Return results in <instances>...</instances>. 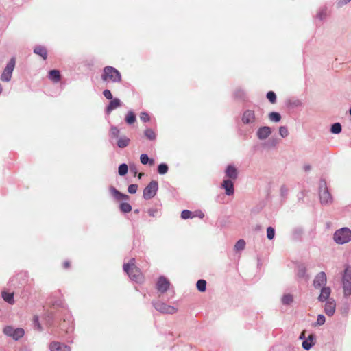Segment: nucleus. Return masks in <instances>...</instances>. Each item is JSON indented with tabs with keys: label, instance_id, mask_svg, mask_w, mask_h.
<instances>
[{
	"label": "nucleus",
	"instance_id": "obj_5",
	"mask_svg": "<svg viewBox=\"0 0 351 351\" xmlns=\"http://www.w3.org/2000/svg\"><path fill=\"white\" fill-rule=\"evenodd\" d=\"M319 194L320 198V202L322 204H328L332 202V199L330 194L327 186L326 182L324 180H321L319 183Z\"/></svg>",
	"mask_w": 351,
	"mask_h": 351
},
{
	"label": "nucleus",
	"instance_id": "obj_46",
	"mask_svg": "<svg viewBox=\"0 0 351 351\" xmlns=\"http://www.w3.org/2000/svg\"><path fill=\"white\" fill-rule=\"evenodd\" d=\"M103 95L107 99H112V95L110 90L106 89L103 91Z\"/></svg>",
	"mask_w": 351,
	"mask_h": 351
},
{
	"label": "nucleus",
	"instance_id": "obj_39",
	"mask_svg": "<svg viewBox=\"0 0 351 351\" xmlns=\"http://www.w3.org/2000/svg\"><path fill=\"white\" fill-rule=\"evenodd\" d=\"M279 134L282 138H286L289 135V131L286 126H280L279 128Z\"/></svg>",
	"mask_w": 351,
	"mask_h": 351
},
{
	"label": "nucleus",
	"instance_id": "obj_45",
	"mask_svg": "<svg viewBox=\"0 0 351 351\" xmlns=\"http://www.w3.org/2000/svg\"><path fill=\"white\" fill-rule=\"evenodd\" d=\"M140 119L142 121H143L145 123L148 122L150 120V117H149V114L145 112H143L141 113Z\"/></svg>",
	"mask_w": 351,
	"mask_h": 351
},
{
	"label": "nucleus",
	"instance_id": "obj_15",
	"mask_svg": "<svg viewBox=\"0 0 351 351\" xmlns=\"http://www.w3.org/2000/svg\"><path fill=\"white\" fill-rule=\"evenodd\" d=\"M221 188L225 190V193L228 196H231L234 193L233 182L229 179L223 180L221 184Z\"/></svg>",
	"mask_w": 351,
	"mask_h": 351
},
{
	"label": "nucleus",
	"instance_id": "obj_56",
	"mask_svg": "<svg viewBox=\"0 0 351 351\" xmlns=\"http://www.w3.org/2000/svg\"><path fill=\"white\" fill-rule=\"evenodd\" d=\"M2 91H3V88H2L1 84H0V95L1 94Z\"/></svg>",
	"mask_w": 351,
	"mask_h": 351
},
{
	"label": "nucleus",
	"instance_id": "obj_37",
	"mask_svg": "<svg viewBox=\"0 0 351 351\" xmlns=\"http://www.w3.org/2000/svg\"><path fill=\"white\" fill-rule=\"evenodd\" d=\"M128 171V167L126 164L123 163L119 165L118 169V173L121 176H125Z\"/></svg>",
	"mask_w": 351,
	"mask_h": 351
},
{
	"label": "nucleus",
	"instance_id": "obj_2",
	"mask_svg": "<svg viewBox=\"0 0 351 351\" xmlns=\"http://www.w3.org/2000/svg\"><path fill=\"white\" fill-rule=\"evenodd\" d=\"M101 80L106 82L119 83L121 82V75L117 69L107 66L104 68Z\"/></svg>",
	"mask_w": 351,
	"mask_h": 351
},
{
	"label": "nucleus",
	"instance_id": "obj_54",
	"mask_svg": "<svg viewBox=\"0 0 351 351\" xmlns=\"http://www.w3.org/2000/svg\"><path fill=\"white\" fill-rule=\"evenodd\" d=\"M69 265H70V263H69V261H65V262L64 263V267L65 268H69Z\"/></svg>",
	"mask_w": 351,
	"mask_h": 351
},
{
	"label": "nucleus",
	"instance_id": "obj_51",
	"mask_svg": "<svg viewBox=\"0 0 351 351\" xmlns=\"http://www.w3.org/2000/svg\"><path fill=\"white\" fill-rule=\"evenodd\" d=\"M130 170L131 172H132L134 175L136 174L137 171H138V169H137V167L136 166H130Z\"/></svg>",
	"mask_w": 351,
	"mask_h": 351
},
{
	"label": "nucleus",
	"instance_id": "obj_4",
	"mask_svg": "<svg viewBox=\"0 0 351 351\" xmlns=\"http://www.w3.org/2000/svg\"><path fill=\"white\" fill-rule=\"evenodd\" d=\"M258 121L259 117L256 115L254 110L246 109L243 111L241 116V122L244 125H247L251 128H254Z\"/></svg>",
	"mask_w": 351,
	"mask_h": 351
},
{
	"label": "nucleus",
	"instance_id": "obj_41",
	"mask_svg": "<svg viewBox=\"0 0 351 351\" xmlns=\"http://www.w3.org/2000/svg\"><path fill=\"white\" fill-rule=\"evenodd\" d=\"M267 98L271 104H274L276 101V95L273 91H269L267 93Z\"/></svg>",
	"mask_w": 351,
	"mask_h": 351
},
{
	"label": "nucleus",
	"instance_id": "obj_7",
	"mask_svg": "<svg viewBox=\"0 0 351 351\" xmlns=\"http://www.w3.org/2000/svg\"><path fill=\"white\" fill-rule=\"evenodd\" d=\"M15 64L16 59L15 58H12L6 64L5 69H3L1 75L0 80L2 82H9L11 80L12 73L15 67Z\"/></svg>",
	"mask_w": 351,
	"mask_h": 351
},
{
	"label": "nucleus",
	"instance_id": "obj_30",
	"mask_svg": "<svg viewBox=\"0 0 351 351\" xmlns=\"http://www.w3.org/2000/svg\"><path fill=\"white\" fill-rule=\"evenodd\" d=\"M144 134H145V137L150 141L155 140L156 137V135L154 131L150 128L146 129L144 132Z\"/></svg>",
	"mask_w": 351,
	"mask_h": 351
},
{
	"label": "nucleus",
	"instance_id": "obj_31",
	"mask_svg": "<svg viewBox=\"0 0 351 351\" xmlns=\"http://www.w3.org/2000/svg\"><path fill=\"white\" fill-rule=\"evenodd\" d=\"M119 208L123 213H128L132 210V206L130 204L126 202H122L120 204Z\"/></svg>",
	"mask_w": 351,
	"mask_h": 351
},
{
	"label": "nucleus",
	"instance_id": "obj_29",
	"mask_svg": "<svg viewBox=\"0 0 351 351\" xmlns=\"http://www.w3.org/2000/svg\"><path fill=\"white\" fill-rule=\"evenodd\" d=\"M269 119L275 123H278L281 120V115L276 112H271L268 115Z\"/></svg>",
	"mask_w": 351,
	"mask_h": 351
},
{
	"label": "nucleus",
	"instance_id": "obj_11",
	"mask_svg": "<svg viewBox=\"0 0 351 351\" xmlns=\"http://www.w3.org/2000/svg\"><path fill=\"white\" fill-rule=\"evenodd\" d=\"M326 282L327 278L325 272L321 271L315 276L313 285L315 289H319L325 287Z\"/></svg>",
	"mask_w": 351,
	"mask_h": 351
},
{
	"label": "nucleus",
	"instance_id": "obj_28",
	"mask_svg": "<svg viewBox=\"0 0 351 351\" xmlns=\"http://www.w3.org/2000/svg\"><path fill=\"white\" fill-rule=\"evenodd\" d=\"M125 121L128 124H133L136 121V117L134 112L129 111L125 116Z\"/></svg>",
	"mask_w": 351,
	"mask_h": 351
},
{
	"label": "nucleus",
	"instance_id": "obj_40",
	"mask_svg": "<svg viewBox=\"0 0 351 351\" xmlns=\"http://www.w3.org/2000/svg\"><path fill=\"white\" fill-rule=\"evenodd\" d=\"M275 237V230L272 227L267 228V237L269 240H272Z\"/></svg>",
	"mask_w": 351,
	"mask_h": 351
},
{
	"label": "nucleus",
	"instance_id": "obj_34",
	"mask_svg": "<svg viewBox=\"0 0 351 351\" xmlns=\"http://www.w3.org/2000/svg\"><path fill=\"white\" fill-rule=\"evenodd\" d=\"M245 241L243 239H239L234 245L235 251L243 250L245 247Z\"/></svg>",
	"mask_w": 351,
	"mask_h": 351
},
{
	"label": "nucleus",
	"instance_id": "obj_18",
	"mask_svg": "<svg viewBox=\"0 0 351 351\" xmlns=\"http://www.w3.org/2000/svg\"><path fill=\"white\" fill-rule=\"evenodd\" d=\"M121 106V101L119 99H118V98L112 99L110 102L109 103L108 106L106 108V114H110V112L113 110L120 107Z\"/></svg>",
	"mask_w": 351,
	"mask_h": 351
},
{
	"label": "nucleus",
	"instance_id": "obj_44",
	"mask_svg": "<svg viewBox=\"0 0 351 351\" xmlns=\"http://www.w3.org/2000/svg\"><path fill=\"white\" fill-rule=\"evenodd\" d=\"M326 322V318L323 315H318L317 322L315 323L316 326H322Z\"/></svg>",
	"mask_w": 351,
	"mask_h": 351
},
{
	"label": "nucleus",
	"instance_id": "obj_36",
	"mask_svg": "<svg viewBox=\"0 0 351 351\" xmlns=\"http://www.w3.org/2000/svg\"><path fill=\"white\" fill-rule=\"evenodd\" d=\"M169 167L165 163H161L158 166V173L164 175L167 173Z\"/></svg>",
	"mask_w": 351,
	"mask_h": 351
},
{
	"label": "nucleus",
	"instance_id": "obj_58",
	"mask_svg": "<svg viewBox=\"0 0 351 351\" xmlns=\"http://www.w3.org/2000/svg\"><path fill=\"white\" fill-rule=\"evenodd\" d=\"M300 339H302L304 338V335H301L300 337Z\"/></svg>",
	"mask_w": 351,
	"mask_h": 351
},
{
	"label": "nucleus",
	"instance_id": "obj_23",
	"mask_svg": "<svg viewBox=\"0 0 351 351\" xmlns=\"http://www.w3.org/2000/svg\"><path fill=\"white\" fill-rule=\"evenodd\" d=\"M328 14V10L326 6L321 8L317 13V18L320 21L324 20Z\"/></svg>",
	"mask_w": 351,
	"mask_h": 351
},
{
	"label": "nucleus",
	"instance_id": "obj_8",
	"mask_svg": "<svg viewBox=\"0 0 351 351\" xmlns=\"http://www.w3.org/2000/svg\"><path fill=\"white\" fill-rule=\"evenodd\" d=\"M3 332L5 335L12 338L14 340L17 341L23 337L25 332L21 328H14L12 326H6L3 329Z\"/></svg>",
	"mask_w": 351,
	"mask_h": 351
},
{
	"label": "nucleus",
	"instance_id": "obj_52",
	"mask_svg": "<svg viewBox=\"0 0 351 351\" xmlns=\"http://www.w3.org/2000/svg\"><path fill=\"white\" fill-rule=\"evenodd\" d=\"M67 333L71 332L73 330V326L71 324L67 328L65 329Z\"/></svg>",
	"mask_w": 351,
	"mask_h": 351
},
{
	"label": "nucleus",
	"instance_id": "obj_53",
	"mask_svg": "<svg viewBox=\"0 0 351 351\" xmlns=\"http://www.w3.org/2000/svg\"><path fill=\"white\" fill-rule=\"evenodd\" d=\"M305 274V269H301L300 271H299V273H298V275L300 277H303Z\"/></svg>",
	"mask_w": 351,
	"mask_h": 351
},
{
	"label": "nucleus",
	"instance_id": "obj_35",
	"mask_svg": "<svg viewBox=\"0 0 351 351\" xmlns=\"http://www.w3.org/2000/svg\"><path fill=\"white\" fill-rule=\"evenodd\" d=\"M197 289L201 291L204 292L206 289V282L204 280H199L196 283Z\"/></svg>",
	"mask_w": 351,
	"mask_h": 351
},
{
	"label": "nucleus",
	"instance_id": "obj_57",
	"mask_svg": "<svg viewBox=\"0 0 351 351\" xmlns=\"http://www.w3.org/2000/svg\"><path fill=\"white\" fill-rule=\"evenodd\" d=\"M143 176V173H140L138 174V178H141Z\"/></svg>",
	"mask_w": 351,
	"mask_h": 351
},
{
	"label": "nucleus",
	"instance_id": "obj_20",
	"mask_svg": "<svg viewBox=\"0 0 351 351\" xmlns=\"http://www.w3.org/2000/svg\"><path fill=\"white\" fill-rule=\"evenodd\" d=\"M110 192L111 195L117 199V200H128L129 199V196L126 194H123L119 192L117 189H116L113 186H110Z\"/></svg>",
	"mask_w": 351,
	"mask_h": 351
},
{
	"label": "nucleus",
	"instance_id": "obj_26",
	"mask_svg": "<svg viewBox=\"0 0 351 351\" xmlns=\"http://www.w3.org/2000/svg\"><path fill=\"white\" fill-rule=\"evenodd\" d=\"M130 138L126 136H121L117 141V146L119 148H124L127 147L130 143Z\"/></svg>",
	"mask_w": 351,
	"mask_h": 351
},
{
	"label": "nucleus",
	"instance_id": "obj_47",
	"mask_svg": "<svg viewBox=\"0 0 351 351\" xmlns=\"http://www.w3.org/2000/svg\"><path fill=\"white\" fill-rule=\"evenodd\" d=\"M34 325L37 328L38 330H42V327H41L40 324L39 323L38 317V316H34Z\"/></svg>",
	"mask_w": 351,
	"mask_h": 351
},
{
	"label": "nucleus",
	"instance_id": "obj_25",
	"mask_svg": "<svg viewBox=\"0 0 351 351\" xmlns=\"http://www.w3.org/2000/svg\"><path fill=\"white\" fill-rule=\"evenodd\" d=\"M293 302V296L290 293H286L282 295L281 302L283 305H290Z\"/></svg>",
	"mask_w": 351,
	"mask_h": 351
},
{
	"label": "nucleus",
	"instance_id": "obj_43",
	"mask_svg": "<svg viewBox=\"0 0 351 351\" xmlns=\"http://www.w3.org/2000/svg\"><path fill=\"white\" fill-rule=\"evenodd\" d=\"M138 189V185L136 184H130L128 187V191L130 194H134L136 193Z\"/></svg>",
	"mask_w": 351,
	"mask_h": 351
},
{
	"label": "nucleus",
	"instance_id": "obj_27",
	"mask_svg": "<svg viewBox=\"0 0 351 351\" xmlns=\"http://www.w3.org/2000/svg\"><path fill=\"white\" fill-rule=\"evenodd\" d=\"M2 298H3V300L5 302H7L8 303H9L10 304H13L14 303L13 293H8V292L3 291L2 293Z\"/></svg>",
	"mask_w": 351,
	"mask_h": 351
},
{
	"label": "nucleus",
	"instance_id": "obj_14",
	"mask_svg": "<svg viewBox=\"0 0 351 351\" xmlns=\"http://www.w3.org/2000/svg\"><path fill=\"white\" fill-rule=\"evenodd\" d=\"M336 310V302L334 299L330 298L326 301L324 312L328 316H332Z\"/></svg>",
	"mask_w": 351,
	"mask_h": 351
},
{
	"label": "nucleus",
	"instance_id": "obj_38",
	"mask_svg": "<svg viewBox=\"0 0 351 351\" xmlns=\"http://www.w3.org/2000/svg\"><path fill=\"white\" fill-rule=\"evenodd\" d=\"M194 217H195V215H193V213L190 210H184L181 213V217L183 219H190V218H193Z\"/></svg>",
	"mask_w": 351,
	"mask_h": 351
},
{
	"label": "nucleus",
	"instance_id": "obj_32",
	"mask_svg": "<svg viewBox=\"0 0 351 351\" xmlns=\"http://www.w3.org/2000/svg\"><path fill=\"white\" fill-rule=\"evenodd\" d=\"M342 130L341 125L339 123H335L331 125L330 132L332 134H339Z\"/></svg>",
	"mask_w": 351,
	"mask_h": 351
},
{
	"label": "nucleus",
	"instance_id": "obj_1",
	"mask_svg": "<svg viewBox=\"0 0 351 351\" xmlns=\"http://www.w3.org/2000/svg\"><path fill=\"white\" fill-rule=\"evenodd\" d=\"M135 260L132 258L129 263L123 265V270L128 275L130 278L136 282H141L143 276L140 269L134 265Z\"/></svg>",
	"mask_w": 351,
	"mask_h": 351
},
{
	"label": "nucleus",
	"instance_id": "obj_19",
	"mask_svg": "<svg viewBox=\"0 0 351 351\" xmlns=\"http://www.w3.org/2000/svg\"><path fill=\"white\" fill-rule=\"evenodd\" d=\"M331 289L329 287H323L321 289V293L318 296V300L319 302H325L327 301L330 295Z\"/></svg>",
	"mask_w": 351,
	"mask_h": 351
},
{
	"label": "nucleus",
	"instance_id": "obj_16",
	"mask_svg": "<svg viewBox=\"0 0 351 351\" xmlns=\"http://www.w3.org/2000/svg\"><path fill=\"white\" fill-rule=\"evenodd\" d=\"M50 351H71V348L62 343L53 341L49 345Z\"/></svg>",
	"mask_w": 351,
	"mask_h": 351
},
{
	"label": "nucleus",
	"instance_id": "obj_42",
	"mask_svg": "<svg viewBox=\"0 0 351 351\" xmlns=\"http://www.w3.org/2000/svg\"><path fill=\"white\" fill-rule=\"evenodd\" d=\"M110 134L112 136L117 138L119 134V130L116 126H112L110 130Z\"/></svg>",
	"mask_w": 351,
	"mask_h": 351
},
{
	"label": "nucleus",
	"instance_id": "obj_10",
	"mask_svg": "<svg viewBox=\"0 0 351 351\" xmlns=\"http://www.w3.org/2000/svg\"><path fill=\"white\" fill-rule=\"evenodd\" d=\"M152 304L156 311L162 313L173 314L176 312L175 307L160 301L153 302Z\"/></svg>",
	"mask_w": 351,
	"mask_h": 351
},
{
	"label": "nucleus",
	"instance_id": "obj_24",
	"mask_svg": "<svg viewBox=\"0 0 351 351\" xmlns=\"http://www.w3.org/2000/svg\"><path fill=\"white\" fill-rule=\"evenodd\" d=\"M313 339H314L313 335H309L308 339L302 342V348L306 350H308L309 349H311L314 344L312 342Z\"/></svg>",
	"mask_w": 351,
	"mask_h": 351
},
{
	"label": "nucleus",
	"instance_id": "obj_17",
	"mask_svg": "<svg viewBox=\"0 0 351 351\" xmlns=\"http://www.w3.org/2000/svg\"><path fill=\"white\" fill-rule=\"evenodd\" d=\"M225 173L228 179L230 180H234L238 177V171L237 168L231 165H228Z\"/></svg>",
	"mask_w": 351,
	"mask_h": 351
},
{
	"label": "nucleus",
	"instance_id": "obj_33",
	"mask_svg": "<svg viewBox=\"0 0 351 351\" xmlns=\"http://www.w3.org/2000/svg\"><path fill=\"white\" fill-rule=\"evenodd\" d=\"M140 160H141V162L143 165H146L148 162H149L150 165H153L154 164V160L153 159H149L148 156H147V154H142L140 156Z\"/></svg>",
	"mask_w": 351,
	"mask_h": 351
},
{
	"label": "nucleus",
	"instance_id": "obj_50",
	"mask_svg": "<svg viewBox=\"0 0 351 351\" xmlns=\"http://www.w3.org/2000/svg\"><path fill=\"white\" fill-rule=\"evenodd\" d=\"M156 213H157V210H155V209H149V210H148V213H149V215L150 216H152V217H155V216H156Z\"/></svg>",
	"mask_w": 351,
	"mask_h": 351
},
{
	"label": "nucleus",
	"instance_id": "obj_21",
	"mask_svg": "<svg viewBox=\"0 0 351 351\" xmlns=\"http://www.w3.org/2000/svg\"><path fill=\"white\" fill-rule=\"evenodd\" d=\"M34 53L41 56L44 60L47 59V51L45 47L38 45L34 49Z\"/></svg>",
	"mask_w": 351,
	"mask_h": 351
},
{
	"label": "nucleus",
	"instance_id": "obj_9",
	"mask_svg": "<svg viewBox=\"0 0 351 351\" xmlns=\"http://www.w3.org/2000/svg\"><path fill=\"white\" fill-rule=\"evenodd\" d=\"M158 189V184L156 180L151 181L143 190V198L146 200L153 198Z\"/></svg>",
	"mask_w": 351,
	"mask_h": 351
},
{
	"label": "nucleus",
	"instance_id": "obj_48",
	"mask_svg": "<svg viewBox=\"0 0 351 351\" xmlns=\"http://www.w3.org/2000/svg\"><path fill=\"white\" fill-rule=\"evenodd\" d=\"M351 0H339V1L338 2V5L341 7L342 5H344L347 4Z\"/></svg>",
	"mask_w": 351,
	"mask_h": 351
},
{
	"label": "nucleus",
	"instance_id": "obj_55",
	"mask_svg": "<svg viewBox=\"0 0 351 351\" xmlns=\"http://www.w3.org/2000/svg\"><path fill=\"white\" fill-rule=\"evenodd\" d=\"M287 191V189L285 188V187H282L281 188V192L283 193H285Z\"/></svg>",
	"mask_w": 351,
	"mask_h": 351
},
{
	"label": "nucleus",
	"instance_id": "obj_13",
	"mask_svg": "<svg viewBox=\"0 0 351 351\" xmlns=\"http://www.w3.org/2000/svg\"><path fill=\"white\" fill-rule=\"evenodd\" d=\"M170 285L169 281L164 276H160L156 283L158 291L162 293L166 292Z\"/></svg>",
	"mask_w": 351,
	"mask_h": 351
},
{
	"label": "nucleus",
	"instance_id": "obj_6",
	"mask_svg": "<svg viewBox=\"0 0 351 351\" xmlns=\"http://www.w3.org/2000/svg\"><path fill=\"white\" fill-rule=\"evenodd\" d=\"M343 295L347 298L351 295V267L346 266L342 278Z\"/></svg>",
	"mask_w": 351,
	"mask_h": 351
},
{
	"label": "nucleus",
	"instance_id": "obj_22",
	"mask_svg": "<svg viewBox=\"0 0 351 351\" xmlns=\"http://www.w3.org/2000/svg\"><path fill=\"white\" fill-rule=\"evenodd\" d=\"M60 73L58 70L53 69L49 72V78L54 82H59L60 80Z\"/></svg>",
	"mask_w": 351,
	"mask_h": 351
},
{
	"label": "nucleus",
	"instance_id": "obj_3",
	"mask_svg": "<svg viewBox=\"0 0 351 351\" xmlns=\"http://www.w3.org/2000/svg\"><path fill=\"white\" fill-rule=\"evenodd\" d=\"M333 240L339 245L348 243L351 241V230L346 227L337 230L333 234Z\"/></svg>",
	"mask_w": 351,
	"mask_h": 351
},
{
	"label": "nucleus",
	"instance_id": "obj_59",
	"mask_svg": "<svg viewBox=\"0 0 351 351\" xmlns=\"http://www.w3.org/2000/svg\"><path fill=\"white\" fill-rule=\"evenodd\" d=\"M349 112H350V114L351 115V108H350Z\"/></svg>",
	"mask_w": 351,
	"mask_h": 351
},
{
	"label": "nucleus",
	"instance_id": "obj_12",
	"mask_svg": "<svg viewBox=\"0 0 351 351\" xmlns=\"http://www.w3.org/2000/svg\"><path fill=\"white\" fill-rule=\"evenodd\" d=\"M271 128L269 126H261L258 128L256 134L260 141H263L267 138L271 134Z\"/></svg>",
	"mask_w": 351,
	"mask_h": 351
},
{
	"label": "nucleus",
	"instance_id": "obj_49",
	"mask_svg": "<svg viewBox=\"0 0 351 351\" xmlns=\"http://www.w3.org/2000/svg\"><path fill=\"white\" fill-rule=\"evenodd\" d=\"M195 215V217L197 216V217H199L200 219H203L204 217V214L201 210L197 211L196 215Z\"/></svg>",
	"mask_w": 351,
	"mask_h": 351
}]
</instances>
